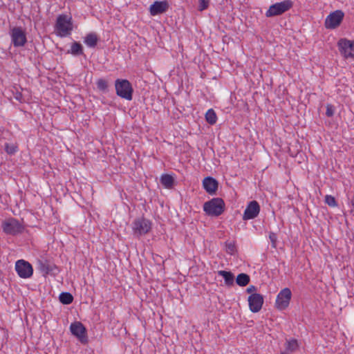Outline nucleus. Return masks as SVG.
I'll list each match as a JSON object with an SVG mask.
<instances>
[{"mask_svg": "<svg viewBox=\"0 0 354 354\" xmlns=\"http://www.w3.org/2000/svg\"><path fill=\"white\" fill-rule=\"evenodd\" d=\"M73 29L72 17L67 15H59L57 17L55 32L58 37L69 36Z\"/></svg>", "mask_w": 354, "mask_h": 354, "instance_id": "f257e3e1", "label": "nucleus"}, {"mask_svg": "<svg viewBox=\"0 0 354 354\" xmlns=\"http://www.w3.org/2000/svg\"><path fill=\"white\" fill-rule=\"evenodd\" d=\"M225 203L221 198H214L203 205L204 212L209 216H218L224 211Z\"/></svg>", "mask_w": 354, "mask_h": 354, "instance_id": "f03ea898", "label": "nucleus"}, {"mask_svg": "<svg viewBox=\"0 0 354 354\" xmlns=\"http://www.w3.org/2000/svg\"><path fill=\"white\" fill-rule=\"evenodd\" d=\"M116 94L125 100H132L133 88L127 80L117 79L115 82Z\"/></svg>", "mask_w": 354, "mask_h": 354, "instance_id": "7ed1b4c3", "label": "nucleus"}, {"mask_svg": "<svg viewBox=\"0 0 354 354\" xmlns=\"http://www.w3.org/2000/svg\"><path fill=\"white\" fill-rule=\"evenodd\" d=\"M293 6V2L291 0H284L281 2L275 3L271 5L266 12L267 17H272L277 15H281L290 10Z\"/></svg>", "mask_w": 354, "mask_h": 354, "instance_id": "20e7f679", "label": "nucleus"}, {"mask_svg": "<svg viewBox=\"0 0 354 354\" xmlns=\"http://www.w3.org/2000/svg\"><path fill=\"white\" fill-rule=\"evenodd\" d=\"M151 229V222L145 218H138L132 223L134 236L138 237L147 234Z\"/></svg>", "mask_w": 354, "mask_h": 354, "instance_id": "39448f33", "label": "nucleus"}, {"mask_svg": "<svg viewBox=\"0 0 354 354\" xmlns=\"http://www.w3.org/2000/svg\"><path fill=\"white\" fill-rule=\"evenodd\" d=\"M337 47L344 59H354V39L342 38L337 42Z\"/></svg>", "mask_w": 354, "mask_h": 354, "instance_id": "423d86ee", "label": "nucleus"}, {"mask_svg": "<svg viewBox=\"0 0 354 354\" xmlns=\"http://www.w3.org/2000/svg\"><path fill=\"white\" fill-rule=\"evenodd\" d=\"M10 36L13 46L16 48L23 47L27 42L26 34L21 27H14L10 30Z\"/></svg>", "mask_w": 354, "mask_h": 354, "instance_id": "0eeeda50", "label": "nucleus"}, {"mask_svg": "<svg viewBox=\"0 0 354 354\" xmlns=\"http://www.w3.org/2000/svg\"><path fill=\"white\" fill-rule=\"evenodd\" d=\"M292 292L290 288H283L277 295L275 300V308L279 310H283L286 309L291 300Z\"/></svg>", "mask_w": 354, "mask_h": 354, "instance_id": "6e6552de", "label": "nucleus"}, {"mask_svg": "<svg viewBox=\"0 0 354 354\" xmlns=\"http://www.w3.org/2000/svg\"><path fill=\"white\" fill-rule=\"evenodd\" d=\"M344 13L341 10L330 12L325 19L324 26L327 29L337 28L343 21Z\"/></svg>", "mask_w": 354, "mask_h": 354, "instance_id": "1a4fd4ad", "label": "nucleus"}, {"mask_svg": "<svg viewBox=\"0 0 354 354\" xmlns=\"http://www.w3.org/2000/svg\"><path fill=\"white\" fill-rule=\"evenodd\" d=\"M3 232L7 234L16 235L21 233L24 228L23 225L15 218H9L2 223Z\"/></svg>", "mask_w": 354, "mask_h": 354, "instance_id": "9d476101", "label": "nucleus"}, {"mask_svg": "<svg viewBox=\"0 0 354 354\" xmlns=\"http://www.w3.org/2000/svg\"><path fill=\"white\" fill-rule=\"evenodd\" d=\"M15 271L19 277L22 279L30 278L33 274V268L32 265L24 259L16 261Z\"/></svg>", "mask_w": 354, "mask_h": 354, "instance_id": "9b49d317", "label": "nucleus"}, {"mask_svg": "<svg viewBox=\"0 0 354 354\" xmlns=\"http://www.w3.org/2000/svg\"><path fill=\"white\" fill-rule=\"evenodd\" d=\"M261 210L259 203L256 201H250L244 210L243 220L248 221L255 218L259 214Z\"/></svg>", "mask_w": 354, "mask_h": 354, "instance_id": "f8f14e48", "label": "nucleus"}, {"mask_svg": "<svg viewBox=\"0 0 354 354\" xmlns=\"http://www.w3.org/2000/svg\"><path fill=\"white\" fill-rule=\"evenodd\" d=\"M263 297L259 293H252L248 299L249 308L252 313H258L261 310L263 304Z\"/></svg>", "mask_w": 354, "mask_h": 354, "instance_id": "ddd939ff", "label": "nucleus"}, {"mask_svg": "<svg viewBox=\"0 0 354 354\" xmlns=\"http://www.w3.org/2000/svg\"><path fill=\"white\" fill-rule=\"evenodd\" d=\"M70 330L82 343L87 342L86 330L81 322L72 323L70 326Z\"/></svg>", "mask_w": 354, "mask_h": 354, "instance_id": "4468645a", "label": "nucleus"}, {"mask_svg": "<svg viewBox=\"0 0 354 354\" xmlns=\"http://www.w3.org/2000/svg\"><path fill=\"white\" fill-rule=\"evenodd\" d=\"M169 8V3L167 1H155L149 7L151 15L156 16L165 12Z\"/></svg>", "mask_w": 354, "mask_h": 354, "instance_id": "2eb2a0df", "label": "nucleus"}, {"mask_svg": "<svg viewBox=\"0 0 354 354\" xmlns=\"http://www.w3.org/2000/svg\"><path fill=\"white\" fill-rule=\"evenodd\" d=\"M203 186L209 194H213L218 189V182L212 177H205L203 180Z\"/></svg>", "mask_w": 354, "mask_h": 354, "instance_id": "dca6fc26", "label": "nucleus"}, {"mask_svg": "<svg viewBox=\"0 0 354 354\" xmlns=\"http://www.w3.org/2000/svg\"><path fill=\"white\" fill-rule=\"evenodd\" d=\"M97 41V35L94 32L87 34L84 39V43L89 48H95Z\"/></svg>", "mask_w": 354, "mask_h": 354, "instance_id": "f3484780", "label": "nucleus"}, {"mask_svg": "<svg viewBox=\"0 0 354 354\" xmlns=\"http://www.w3.org/2000/svg\"><path fill=\"white\" fill-rule=\"evenodd\" d=\"M218 274L223 277L225 280V283L227 286H232L234 283V277L231 272L225 271V270H219L218 271Z\"/></svg>", "mask_w": 354, "mask_h": 354, "instance_id": "a211bd4d", "label": "nucleus"}, {"mask_svg": "<svg viewBox=\"0 0 354 354\" xmlns=\"http://www.w3.org/2000/svg\"><path fill=\"white\" fill-rule=\"evenodd\" d=\"M67 53L71 54L74 56H77L83 54V48L81 44L78 42H73L71 45V49L68 50Z\"/></svg>", "mask_w": 354, "mask_h": 354, "instance_id": "6ab92c4d", "label": "nucleus"}, {"mask_svg": "<svg viewBox=\"0 0 354 354\" xmlns=\"http://www.w3.org/2000/svg\"><path fill=\"white\" fill-rule=\"evenodd\" d=\"M38 268L43 274H49L53 270V267L46 261H39Z\"/></svg>", "mask_w": 354, "mask_h": 354, "instance_id": "aec40b11", "label": "nucleus"}, {"mask_svg": "<svg viewBox=\"0 0 354 354\" xmlns=\"http://www.w3.org/2000/svg\"><path fill=\"white\" fill-rule=\"evenodd\" d=\"M250 281V277L248 274L245 273H241L237 275L236 279V283L239 286H247Z\"/></svg>", "mask_w": 354, "mask_h": 354, "instance_id": "412c9836", "label": "nucleus"}, {"mask_svg": "<svg viewBox=\"0 0 354 354\" xmlns=\"http://www.w3.org/2000/svg\"><path fill=\"white\" fill-rule=\"evenodd\" d=\"M160 182L165 188H171L174 185V178L169 174H163L160 178Z\"/></svg>", "mask_w": 354, "mask_h": 354, "instance_id": "4be33fe9", "label": "nucleus"}, {"mask_svg": "<svg viewBox=\"0 0 354 354\" xmlns=\"http://www.w3.org/2000/svg\"><path fill=\"white\" fill-rule=\"evenodd\" d=\"M59 301L63 304H70L73 301V297L70 292H64L59 295Z\"/></svg>", "mask_w": 354, "mask_h": 354, "instance_id": "5701e85b", "label": "nucleus"}, {"mask_svg": "<svg viewBox=\"0 0 354 354\" xmlns=\"http://www.w3.org/2000/svg\"><path fill=\"white\" fill-rule=\"evenodd\" d=\"M206 121L210 124H214L217 120V116L212 109H209L205 113Z\"/></svg>", "mask_w": 354, "mask_h": 354, "instance_id": "b1692460", "label": "nucleus"}, {"mask_svg": "<svg viewBox=\"0 0 354 354\" xmlns=\"http://www.w3.org/2000/svg\"><path fill=\"white\" fill-rule=\"evenodd\" d=\"M298 347H299L298 342L295 339L287 341V342H286V349L287 351L294 352L298 348Z\"/></svg>", "mask_w": 354, "mask_h": 354, "instance_id": "393cba45", "label": "nucleus"}, {"mask_svg": "<svg viewBox=\"0 0 354 354\" xmlns=\"http://www.w3.org/2000/svg\"><path fill=\"white\" fill-rule=\"evenodd\" d=\"M97 88L102 91L106 92L108 91V82L106 80L100 78L96 82Z\"/></svg>", "mask_w": 354, "mask_h": 354, "instance_id": "a878e982", "label": "nucleus"}, {"mask_svg": "<svg viewBox=\"0 0 354 354\" xmlns=\"http://www.w3.org/2000/svg\"><path fill=\"white\" fill-rule=\"evenodd\" d=\"M5 150L6 151L10 154V155H12V154H15L17 150H18V147H17V145L16 144H14V143H6L5 145Z\"/></svg>", "mask_w": 354, "mask_h": 354, "instance_id": "bb28decb", "label": "nucleus"}, {"mask_svg": "<svg viewBox=\"0 0 354 354\" xmlns=\"http://www.w3.org/2000/svg\"><path fill=\"white\" fill-rule=\"evenodd\" d=\"M325 203L330 207H336L337 205L335 197L331 195H326L325 196Z\"/></svg>", "mask_w": 354, "mask_h": 354, "instance_id": "cd10ccee", "label": "nucleus"}, {"mask_svg": "<svg viewBox=\"0 0 354 354\" xmlns=\"http://www.w3.org/2000/svg\"><path fill=\"white\" fill-rule=\"evenodd\" d=\"M209 4V0H198V8L199 11H203L206 10Z\"/></svg>", "mask_w": 354, "mask_h": 354, "instance_id": "c85d7f7f", "label": "nucleus"}, {"mask_svg": "<svg viewBox=\"0 0 354 354\" xmlns=\"http://www.w3.org/2000/svg\"><path fill=\"white\" fill-rule=\"evenodd\" d=\"M269 239H270V241L272 242V247L275 248L276 247V241L277 239V234L274 232H270L269 234Z\"/></svg>", "mask_w": 354, "mask_h": 354, "instance_id": "c756f323", "label": "nucleus"}, {"mask_svg": "<svg viewBox=\"0 0 354 354\" xmlns=\"http://www.w3.org/2000/svg\"><path fill=\"white\" fill-rule=\"evenodd\" d=\"M227 252L230 254H233L235 252V245L234 243H227Z\"/></svg>", "mask_w": 354, "mask_h": 354, "instance_id": "7c9ffc66", "label": "nucleus"}, {"mask_svg": "<svg viewBox=\"0 0 354 354\" xmlns=\"http://www.w3.org/2000/svg\"><path fill=\"white\" fill-rule=\"evenodd\" d=\"M326 114L327 116L328 117H331L334 114V110L332 107V106L330 105H328L327 107H326Z\"/></svg>", "mask_w": 354, "mask_h": 354, "instance_id": "2f4dec72", "label": "nucleus"}, {"mask_svg": "<svg viewBox=\"0 0 354 354\" xmlns=\"http://www.w3.org/2000/svg\"><path fill=\"white\" fill-rule=\"evenodd\" d=\"M257 290V288L256 286L252 285V286H250L247 289H246V292L248 293H250V295L252 294V293H256Z\"/></svg>", "mask_w": 354, "mask_h": 354, "instance_id": "473e14b6", "label": "nucleus"}, {"mask_svg": "<svg viewBox=\"0 0 354 354\" xmlns=\"http://www.w3.org/2000/svg\"><path fill=\"white\" fill-rule=\"evenodd\" d=\"M15 98L17 100H18L19 102H21L22 101V95H21V93H18V92L16 93V94L15 95Z\"/></svg>", "mask_w": 354, "mask_h": 354, "instance_id": "72a5a7b5", "label": "nucleus"}, {"mask_svg": "<svg viewBox=\"0 0 354 354\" xmlns=\"http://www.w3.org/2000/svg\"><path fill=\"white\" fill-rule=\"evenodd\" d=\"M281 354H286V353L285 352H281Z\"/></svg>", "mask_w": 354, "mask_h": 354, "instance_id": "f704fd0d", "label": "nucleus"}]
</instances>
